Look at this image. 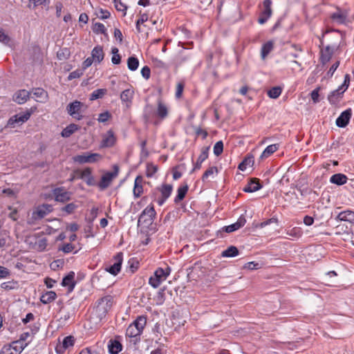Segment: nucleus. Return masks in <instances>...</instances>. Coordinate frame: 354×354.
Listing matches in <instances>:
<instances>
[{
    "label": "nucleus",
    "instance_id": "62",
    "mask_svg": "<svg viewBox=\"0 0 354 354\" xmlns=\"http://www.w3.org/2000/svg\"><path fill=\"white\" fill-rule=\"evenodd\" d=\"M10 38L3 30H0V41L4 44H8Z\"/></svg>",
    "mask_w": 354,
    "mask_h": 354
},
{
    "label": "nucleus",
    "instance_id": "29",
    "mask_svg": "<svg viewBox=\"0 0 354 354\" xmlns=\"http://www.w3.org/2000/svg\"><path fill=\"white\" fill-rule=\"evenodd\" d=\"M134 91L133 88H127L123 91L120 95V99L123 102L127 103V106H129L132 102L133 97Z\"/></svg>",
    "mask_w": 354,
    "mask_h": 354
},
{
    "label": "nucleus",
    "instance_id": "30",
    "mask_svg": "<svg viewBox=\"0 0 354 354\" xmlns=\"http://www.w3.org/2000/svg\"><path fill=\"white\" fill-rule=\"evenodd\" d=\"M347 15L345 12L337 9L336 12L331 15V19L333 21L342 24L346 21Z\"/></svg>",
    "mask_w": 354,
    "mask_h": 354
},
{
    "label": "nucleus",
    "instance_id": "55",
    "mask_svg": "<svg viewBox=\"0 0 354 354\" xmlns=\"http://www.w3.org/2000/svg\"><path fill=\"white\" fill-rule=\"evenodd\" d=\"M158 170V168L156 166L153 165V164H149L147 165V176L148 177L152 176Z\"/></svg>",
    "mask_w": 354,
    "mask_h": 354
},
{
    "label": "nucleus",
    "instance_id": "33",
    "mask_svg": "<svg viewBox=\"0 0 354 354\" xmlns=\"http://www.w3.org/2000/svg\"><path fill=\"white\" fill-rule=\"evenodd\" d=\"M279 148V144H273L268 146L261 153L260 158L263 160L268 158L270 156L277 151Z\"/></svg>",
    "mask_w": 354,
    "mask_h": 354
},
{
    "label": "nucleus",
    "instance_id": "22",
    "mask_svg": "<svg viewBox=\"0 0 354 354\" xmlns=\"http://www.w3.org/2000/svg\"><path fill=\"white\" fill-rule=\"evenodd\" d=\"M104 53L101 46H96L91 51V57L94 62L100 64L104 59Z\"/></svg>",
    "mask_w": 354,
    "mask_h": 354
},
{
    "label": "nucleus",
    "instance_id": "17",
    "mask_svg": "<svg viewBox=\"0 0 354 354\" xmlns=\"http://www.w3.org/2000/svg\"><path fill=\"white\" fill-rule=\"evenodd\" d=\"M209 147H204L201 149V154L199 155L196 163L194 164L192 171L200 169L202 163L208 158Z\"/></svg>",
    "mask_w": 354,
    "mask_h": 354
},
{
    "label": "nucleus",
    "instance_id": "19",
    "mask_svg": "<svg viewBox=\"0 0 354 354\" xmlns=\"http://www.w3.org/2000/svg\"><path fill=\"white\" fill-rule=\"evenodd\" d=\"M108 349L111 354H118L122 349V345L119 340L111 339L109 341Z\"/></svg>",
    "mask_w": 354,
    "mask_h": 354
},
{
    "label": "nucleus",
    "instance_id": "23",
    "mask_svg": "<svg viewBox=\"0 0 354 354\" xmlns=\"http://www.w3.org/2000/svg\"><path fill=\"white\" fill-rule=\"evenodd\" d=\"M245 222H246L245 218L243 216H241V217H239V218L238 219V221L236 223H234L232 225H230L228 226H225L224 227V230L227 233H230V232H234V231L240 229L241 227H243L245 224Z\"/></svg>",
    "mask_w": 354,
    "mask_h": 354
},
{
    "label": "nucleus",
    "instance_id": "28",
    "mask_svg": "<svg viewBox=\"0 0 354 354\" xmlns=\"http://www.w3.org/2000/svg\"><path fill=\"white\" fill-rule=\"evenodd\" d=\"M32 95L36 100L39 102H45L48 99V93L41 88H36L32 91Z\"/></svg>",
    "mask_w": 354,
    "mask_h": 354
},
{
    "label": "nucleus",
    "instance_id": "12",
    "mask_svg": "<svg viewBox=\"0 0 354 354\" xmlns=\"http://www.w3.org/2000/svg\"><path fill=\"white\" fill-rule=\"evenodd\" d=\"M352 115V110L348 109L343 111L336 120V124L339 127H345L349 122Z\"/></svg>",
    "mask_w": 354,
    "mask_h": 354
},
{
    "label": "nucleus",
    "instance_id": "21",
    "mask_svg": "<svg viewBox=\"0 0 354 354\" xmlns=\"http://www.w3.org/2000/svg\"><path fill=\"white\" fill-rule=\"evenodd\" d=\"M80 178L84 180L88 185L91 186L94 185V178L92 176V171L88 167L80 171Z\"/></svg>",
    "mask_w": 354,
    "mask_h": 354
},
{
    "label": "nucleus",
    "instance_id": "31",
    "mask_svg": "<svg viewBox=\"0 0 354 354\" xmlns=\"http://www.w3.org/2000/svg\"><path fill=\"white\" fill-rule=\"evenodd\" d=\"M74 277L75 273L73 272H71L63 279L62 282V285L64 287H68L70 291L73 290L75 285V283L74 282Z\"/></svg>",
    "mask_w": 354,
    "mask_h": 354
},
{
    "label": "nucleus",
    "instance_id": "20",
    "mask_svg": "<svg viewBox=\"0 0 354 354\" xmlns=\"http://www.w3.org/2000/svg\"><path fill=\"white\" fill-rule=\"evenodd\" d=\"M346 91L339 86V88L332 91L328 96L329 102L332 104H335L339 99L342 97L343 93Z\"/></svg>",
    "mask_w": 354,
    "mask_h": 354
},
{
    "label": "nucleus",
    "instance_id": "6",
    "mask_svg": "<svg viewBox=\"0 0 354 354\" xmlns=\"http://www.w3.org/2000/svg\"><path fill=\"white\" fill-rule=\"evenodd\" d=\"M32 112L27 111L23 113L16 114L12 116L7 122L6 127L14 128L16 124H23L30 117Z\"/></svg>",
    "mask_w": 354,
    "mask_h": 354
},
{
    "label": "nucleus",
    "instance_id": "42",
    "mask_svg": "<svg viewBox=\"0 0 354 354\" xmlns=\"http://www.w3.org/2000/svg\"><path fill=\"white\" fill-rule=\"evenodd\" d=\"M188 186L187 185L178 187V194L174 199L175 203H178L179 201H182L185 198Z\"/></svg>",
    "mask_w": 354,
    "mask_h": 354
},
{
    "label": "nucleus",
    "instance_id": "9",
    "mask_svg": "<svg viewBox=\"0 0 354 354\" xmlns=\"http://www.w3.org/2000/svg\"><path fill=\"white\" fill-rule=\"evenodd\" d=\"M83 104L82 102L75 100L67 106L66 110L68 113L73 118L80 120L82 118V115L80 113V110Z\"/></svg>",
    "mask_w": 354,
    "mask_h": 354
},
{
    "label": "nucleus",
    "instance_id": "47",
    "mask_svg": "<svg viewBox=\"0 0 354 354\" xmlns=\"http://www.w3.org/2000/svg\"><path fill=\"white\" fill-rule=\"evenodd\" d=\"M281 88L279 86L272 88L268 91V95L272 99H277L281 93Z\"/></svg>",
    "mask_w": 354,
    "mask_h": 354
},
{
    "label": "nucleus",
    "instance_id": "64",
    "mask_svg": "<svg viewBox=\"0 0 354 354\" xmlns=\"http://www.w3.org/2000/svg\"><path fill=\"white\" fill-rule=\"evenodd\" d=\"M141 74L143 77L148 80L150 77L151 74L150 68L147 66H144L141 70Z\"/></svg>",
    "mask_w": 354,
    "mask_h": 354
},
{
    "label": "nucleus",
    "instance_id": "54",
    "mask_svg": "<svg viewBox=\"0 0 354 354\" xmlns=\"http://www.w3.org/2000/svg\"><path fill=\"white\" fill-rule=\"evenodd\" d=\"M10 276V271L6 267L0 266V279H6Z\"/></svg>",
    "mask_w": 354,
    "mask_h": 354
},
{
    "label": "nucleus",
    "instance_id": "46",
    "mask_svg": "<svg viewBox=\"0 0 354 354\" xmlns=\"http://www.w3.org/2000/svg\"><path fill=\"white\" fill-rule=\"evenodd\" d=\"M149 19L148 15L147 13H141L140 12V17L137 20L136 24V30L138 32H141L140 25L146 22Z\"/></svg>",
    "mask_w": 354,
    "mask_h": 354
},
{
    "label": "nucleus",
    "instance_id": "61",
    "mask_svg": "<svg viewBox=\"0 0 354 354\" xmlns=\"http://www.w3.org/2000/svg\"><path fill=\"white\" fill-rule=\"evenodd\" d=\"M320 90V87H317L314 89L311 93L310 96L314 103H317L319 102V91Z\"/></svg>",
    "mask_w": 354,
    "mask_h": 354
},
{
    "label": "nucleus",
    "instance_id": "52",
    "mask_svg": "<svg viewBox=\"0 0 354 354\" xmlns=\"http://www.w3.org/2000/svg\"><path fill=\"white\" fill-rule=\"evenodd\" d=\"M114 5L117 10L124 12V15H126V11L127 9V6H125L121 0H114Z\"/></svg>",
    "mask_w": 354,
    "mask_h": 354
},
{
    "label": "nucleus",
    "instance_id": "5",
    "mask_svg": "<svg viewBox=\"0 0 354 354\" xmlns=\"http://www.w3.org/2000/svg\"><path fill=\"white\" fill-rule=\"evenodd\" d=\"M25 345L21 341H14L11 344L4 345L0 354H20L24 349Z\"/></svg>",
    "mask_w": 354,
    "mask_h": 354
},
{
    "label": "nucleus",
    "instance_id": "51",
    "mask_svg": "<svg viewBox=\"0 0 354 354\" xmlns=\"http://www.w3.org/2000/svg\"><path fill=\"white\" fill-rule=\"evenodd\" d=\"M223 143L222 141H218L214 146V153L218 156L223 153Z\"/></svg>",
    "mask_w": 354,
    "mask_h": 354
},
{
    "label": "nucleus",
    "instance_id": "53",
    "mask_svg": "<svg viewBox=\"0 0 354 354\" xmlns=\"http://www.w3.org/2000/svg\"><path fill=\"white\" fill-rule=\"evenodd\" d=\"M77 205L73 203H71L62 207V211L66 212L67 214H72L77 209Z\"/></svg>",
    "mask_w": 354,
    "mask_h": 354
},
{
    "label": "nucleus",
    "instance_id": "40",
    "mask_svg": "<svg viewBox=\"0 0 354 354\" xmlns=\"http://www.w3.org/2000/svg\"><path fill=\"white\" fill-rule=\"evenodd\" d=\"M239 254V250L235 246H230L225 250L222 252V257H234Z\"/></svg>",
    "mask_w": 354,
    "mask_h": 354
},
{
    "label": "nucleus",
    "instance_id": "48",
    "mask_svg": "<svg viewBox=\"0 0 354 354\" xmlns=\"http://www.w3.org/2000/svg\"><path fill=\"white\" fill-rule=\"evenodd\" d=\"M126 334L130 337H136L139 336L141 333L138 329H136V327H133V326L130 324L127 328Z\"/></svg>",
    "mask_w": 354,
    "mask_h": 354
},
{
    "label": "nucleus",
    "instance_id": "60",
    "mask_svg": "<svg viewBox=\"0 0 354 354\" xmlns=\"http://www.w3.org/2000/svg\"><path fill=\"white\" fill-rule=\"evenodd\" d=\"M110 12L106 10L100 9L97 16L101 19H106L109 18Z\"/></svg>",
    "mask_w": 354,
    "mask_h": 354
},
{
    "label": "nucleus",
    "instance_id": "32",
    "mask_svg": "<svg viewBox=\"0 0 354 354\" xmlns=\"http://www.w3.org/2000/svg\"><path fill=\"white\" fill-rule=\"evenodd\" d=\"M347 179L346 176L343 174H335L330 177V181L331 183L342 185L346 183Z\"/></svg>",
    "mask_w": 354,
    "mask_h": 354
},
{
    "label": "nucleus",
    "instance_id": "7",
    "mask_svg": "<svg viewBox=\"0 0 354 354\" xmlns=\"http://www.w3.org/2000/svg\"><path fill=\"white\" fill-rule=\"evenodd\" d=\"M156 211L153 205L147 206L140 214L138 223L143 222L147 225H150L153 223L156 216Z\"/></svg>",
    "mask_w": 354,
    "mask_h": 354
},
{
    "label": "nucleus",
    "instance_id": "39",
    "mask_svg": "<svg viewBox=\"0 0 354 354\" xmlns=\"http://www.w3.org/2000/svg\"><path fill=\"white\" fill-rule=\"evenodd\" d=\"M157 114L158 117L163 119L167 116L168 109L165 104H164L160 100L158 102Z\"/></svg>",
    "mask_w": 354,
    "mask_h": 354
},
{
    "label": "nucleus",
    "instance_id": "59",
    "mask_svg": "<svg viewBox=\"0 0 354 354\" xmlns=\"http://www.w3.org/2000/svg\"><path fill=\"white\" fill-rule=\"evenodd\" d=\"M243 268L245 269L253 270H257V269L260 268V266L258 263L251 261V262H248V263H245L244 265Z\"/></svg>",
    "mask_w": 354,
    "mask_h": 354
},
{
    "label": "nucleus",
    "instance_id": "50",
    "mask_svg": "<svg viewBox=\"0 0 354 354\" xmlns=\"http://www.w3.org/2000/svg\"><path fill=\"white\" fill-rule=\"evenodd\" d=\"M217 172H218V169L216 167H211L208 168L203 174V175L202 176V180L203 182L206 181L209 176H213L214 173H217Z\"/></svg>",
    "mask_w": 354,
    "mask_h": 354
},
{
    "label": "nucleus",
    "instance_id": "14",
    "mask_svg": "<svg viewBox=\"0 0 354 354\" xmlns=\"http://www.w3.org/2000/svg\"><path fill=\"white\" fill-rule=\"evenodd\" d=\"M56 201L65 203L71 199V193L65 191L63 188H56L53 191Z\"/></svg>",
    "mask_w": 354,
    "mask_h": 354
},
{
    "label": "nucleus",
    "instance_id": "38",
    "mask_svg": "<svg viewBox=\"0 0 354 354\" xmlns=\"http://www.w3.org/2000/svg\"><path fill=\"white\" fill-rule=\"evenodd\" d=\"M78 129L77 125L75 124H71L66 127L62 131V136L64 138L70 137L73 133H75Z\"/></svg>",
    "mask_w": 354,
    "mask_h": 354
},
{
    "label": "nucleus",
    "instance_id": "18",
    "mask_svg": "<svg viewBox=\"0 0 354 354\" xmlns=\"http://www.w3.org/2000/svg\"><path fill=\"white\" fill-rule=\"evenodd\" d=\"M30 93L25 89L19 90L14 95V101L19 104H24L29 98Z\"/></svg>",
    "mask_w": 354,
    "mask_h": 354
},
{
    "label": "nucleus",
    "instance_id": "10",
    "mask_svg": "<svg viewBox=\"0 0 354 354\" xmlns=\"http://www.w3.org/2000/svg\"><path fill=\"white\" fill-rule=\"evenodd\" d=\"M53 211V206L49 204H43L38 206L33 212L32 216L35 219H41Z\"/></svg>",
    "mask_w": 354,
    "mask_h": 354
},
{
    "label": "nucleus",
    "instance_id": "56",
    "mask_svg": "<svg viewBox=\"0 0 354 354\" xmlns=\"http://www.w3.org/2000/svg\"><path fill=\"white\" fill-rule=\"evenodd\" d=\"M83 71L84 70H80V69H77V70H75L73 72H71L69 75H68V80H73V79H75V78H79L80 77H81L82 75H83Z\"/></svg>",
    "mask_w": 354,
    "mask_h": 354
},
{
    "label": "nucleus",
    "instance_id": "4",
    "mask_svg": "<svg viewBox=\"0 0 354 354\" xmlns=\"http://www.w3.org/2000/svg\"><path fill=\"white\" fill-rule=\"evenodd\" d=\"M118 173L119 167L118 165H115L113 166V171H107L102 176L101 180L98 183L100 189L104 190L109 187L113 180L118 176Z\"/></svg>",
    "mask_w": 354,
    "mask_h": 354
},
{
    "label": "nucleus",
    "instance_id": "63",
    "mask_svg": "<svg viewBox=\"0 0 354 354\" xmlns=\"http://www.w3.org/2000/svg\"><path fill=\"white\" fill-rule=\"evenodd\" d=\"M184 89V84L179 82L176 86V97L180 98L182 96L183 91Z\"/></svg>",
    "mask_w": 354,
    "mask_h": 354
},
{
    "label": "nucleus",
    "instance_id": "13",
    "mask_svg": "<svg viewBox=\"0 0 354 354\" xmlns=\"http://www.w3.org/2000/svg\"><path fill=\"white\" fill-rule=\"evenodd\" d=\"M159 189L161 193V198L157 200V203L159 205H162L171 195L173 187L171 185L165 184Z\"/></svg>",
    "mask_w": 354,
    "mask_h": 354
},
{
    "label": "nucleus",
    "instance_id": "37",
    "mask_svg": "<svg viewBox=\"0 0 354 354\" xmlns=\"http://www.w3.org/2000/svg\"><path fill=\"white\" fill-rule=\"evenodd\" d=\"M146 323V318L143 316H140L131 324L142 333Z\"/></svg>",
    "mask_w": 354,
    "mask_h": 354
},
{
    "label": "nucleus",
    "instance_id": "36",
    "mask_svg": "<svg viewBox=\"0 0 354 354\" xmlns=\"http://www.w3.org/2000/svg\"><path fill=\"white\" fill-rule=\"evenodd\" d=\"M57 295L54 291H48L46 293L43 294L40 298V301L44 304H47L56 299Z\"/></svg>",
    "mask_w": 354,
    "mask_h": 354
},
{
    "label": "nucleus",
    "instance_id": "1",
    "mask_svg": "<svg viewBox=\"0 0 354 354\" xmlns=\"http://www.w3.org/2000/svg\"><path fill=\"white\" fill-rule=\"evenodd\" d=\"M113 304V298L111 295H106L97 300L96 306L93 309V314L96 316L99 320H102L106 317L108 312L111 310Z\"/></svg>",
    "mask_w": 354,
    "mask_h": 354
},
{
    "label": "nucleus",
    "instance_id": "26",
    "mask_svg": "<svg viewBox=\"0 0 354 354\" xmlns=\"http://www.w3.org/2000/svg\"><path fill=\"white\" fill-rule=\"evenodd\" d=\"M142 177L141 176H138L134 181V187H133V196L135 198H138L141 196L143 188H142Z\"/></svg>",
    "mask_w": 354,
    "mask_h": 354
},
{
    "label": "nucleus",
    "instance_id": "34",
    "mask_svg": "<svg viewBox=\"0 0 354 354\" xmlns=\"http://www.w3.org/2000/svg\"><path fill=\"white\" fill-rule=\"evenodd\" d=\"M274 43L272 41H268L265 43L261 50V57L262 59H265L268 55L273 50Z\"/></svg>",
    "mask_w": 354,
    "mask_h": 354
},
{
    "label": "nucleus",
    "instance_id": "2",
    "mask_svg": "<svg viewBox=\"0 0 354 354\" xmlns=\"http://www.w3.org/2000/svg\"><path fill=\"white\" fill-rule=\"evenodd\" d=\"M171 268L167 266L165 269L158 268L149 279V283L154 288H158L162 282L165 281L170 274Z\"/></svg>",
    "mask_w": 354,
    "mask_h": 354
},
{
    "label": "nucleus",
    "instance_id": "8",
    "mask_svg": "<svg viewBox=\"0 0 354 354\" xmlns=\"http://www.w3.org/2000/svg\"><path fill=\"white\" fill-rule=\"evenodd\" d=\"M123 260V254L122 252L117 253L113 257V264L105 268V270L110 274L115 276L121 270V266Z\"/></svg>",
    "mask_w": 354,
    "mask_h": 354
},
{
    "label": "nucleus",
    "instance_id": "11",
    "mask_svg": "<svg viewBox=\"0 0 354 354\" xmlns=\"http://www.w3.org/2000/svg\"><path fill=\"white\" fill-rule=\"evenodd\" d=\"M116 142V138L112 130H109L102 136V140L100 143L101 148L111 147Z\"/></svg>",
    "mask_w": 354,
    "mask_h": 354
},
{
    "label": "nucleus",
    "instance_id": "35",
    "mask_svg": "<svg viewBox=\"0 0 354 354\" xmlns=\"http://www.w3.org/2000/svg\"><path fill=\"white\" fill-rule=\"evenodd\" d=\"M254 162V156L252 155H248L239 165L238 168L241 171H245L248 167L253 166Z\"/></svg>",
    "mask_w": 354,
    "mask_h": 354
},
{
    "label": "nucleus",
    "instance_id": "57",
    "mask_svg": "<svg viewBox=\"0 0 354 354\" xmlns=\"http://www.w3.org/2000/svg\"><path fill=\"white\" fill-rule=\"evenodd\" d=\"M111 118V114L109 111H105L99 115L97 120L99 122H105Z\"/></svg>",
    "mask_w": 354,
    "mask_h": 354
},
{
    "label": "nucleus",
    "instance_id": "25",
    "mask_svg": "<svg viewBox=\"0 0 354 354\" xmlns=\"http://www.w3.org/2000/svg\"><path fill=\"white\" fill-rule=\"evenodd\" d=\"M75 339L73 336H67L64 338L62 346H57L56 351L57 353L63 352L64 350L74 345Z\"/></svg>",
    "mask_w": 354,
    "mask_h": 354
},
{
    "label": "nucleus",
    "instance_id": "44",
    "mask_svg": "<svg viewBox=\"0 0 354 354\" xmlns=\"http://www.w3.org/2000/svg\"><path fill=\"white\" fill-rule=\"evenodd\" d=\"M128 68L130 71H136L139 66V61L138 58L135 57H130L127 59Z\"/></svg>",
    "mask_w": 354,
    "mask_h": 354
},
{
    "label": "nucleus",
    "instance_id": "3",
    "mask_svg": "<svg viewBox=\"0 0 354 354\" xmlns=\"http://www.w3.org/2000/svg\"><path fill=\"white\" fill-rule=\"evenodd\" d=\"M73 161L79 164L95 163L102 159V156L98 153L85 152L73 158Z\"/></svg>",
    "mask_w": 354,
    "mask_h": 354
},
{
    "label": "nucleus",
    "instance_id": "43",
    "mask_svg": "<svg viewBox=\"0 0 354 354\" xmlns=\"http://www.w3.org/2000/svg\"><path fill=\"white\" fill-rule=\"evenodd\" d=\"M286 234L288 236H290L291 237L294 238H298L300 237L302 234V230L299 227H292V228H288L286 230Z\"/></svg>",
    "mask_w": 354,
    "mask_h": 354
},
{
    "label": "nucleus",
    "instance_id": "41",
    "mask_svg": "<svg viewBox=\"0 0 354 354\" xmlns=\"http://www.w3.org/2000/svg\"><path fill=\"white\" fill-rule=\"evenodd\" d=\"M1 288L5 290H15L19 288V283L17 281L12 280L2 283Z\"/></svg>",
    "mask_w": 354,
    "mask_h": 354
},
{
    "label": "nucleus",
    "instance_id": "24",
    "mask_svg": "<svg viewBox=\"0 0 354 354\" xmlns=\"http://www.w3.org/2000/svg\"><path fill=\"white\" fill-rule=\"evenodd\" d=\"M337 218L341 221L354 223V212L351 210L343 211L337 215Z\"/></svg>",
    "mask_w": 354,
    "mask_h": 354
},
{
    "label": "nucleus",
    "instance_id": "45",
    "mask_svg": "<svg viewBox=\"0 0 354 354\" xmlns=\"http://www.w3.org/2000/svg\"><path fill=\"white\" fill-rule=\"evenodd\" d=\"M106 93V89L98 88L95 90L90 96L91 100H95L99 98H102Z\"/></svg>",
    "mask_w": 354,
    "mask_h": 354
},
{
    "label": "nucleus",
    "instance_id": "49",
    "mask_svg": "<svg viewBox=\"0 0 354 354\" xmlns=\"http://www.w3.org/2000/svg\"><path fill=\"white\" fill-rule=\"evenodd\" d=\"M119 50L116 47L112 48L111 53L113 54L111 62L113 64H119L121 62V57L118 53Z\"/></svg>",
    "mask_w": 354,
    "mask_h": 354
},
{
    "label": "nucleus",
    "instance_id": "58",
    "mask_svg": "<svg viewBox=\"0 0 354 354\" xmlns=\"http://www.w3.org/2000/svg\"><path fill=\"white\" fill-rule=\"evenodd\" d=\"M93 31L96 33H104L106 31L105 26L101 23H96L94 26Z\"/></svg>",
    "mask_w": 354,
    "mask_h": 354
},
{
    "label": "nucleus",
    "instance_id": "27",
    "mask_svg": "<svg viewBox=\"0 0 354 354\" xmlns=\"http://www.w3.org/2000/svg\"><path fill=\"white\" fill-rule=\"evenodd\" d=\"M261 188L259 180L257 178L252 179L248 185L243 188L245 192H254Z\"/></svg>",
    "mask_w": 354,
    "mask_h": 354
},
{
    "label": "nucleus",
    "instance_id": "16",
    "mask_svg": "<svg viewBox=\"0 0 354 354\" xmlns=\"http://www.w3.org/2000/svg\"><path fill=\"white\" fill-rule=\"evenodd\" d=\"M272 1L271 0H264L263 1V15H266V17H259L258 19V22L260 24H265L267 20L271 17L272 15V9H271Z\"/></svg>",
    "mask_w": 354,
    "mask_h": 354
},
{
    "label": "nucleus",
    "instance_id": "15",
    "mask_svg": "<svg viewBox=\"0 0 354 354\" xmlns=\"http://www.w3.org/2000/svg\"><path fill=\"white\" fill-rule=\"evenodd\" d=\"M335 50V48L330 46H327L321 50L320 61L322 64H326L330 60Z\"/></svg>",
    "mask_w": 354,
    "mask_h": 354
}]
</instances>
